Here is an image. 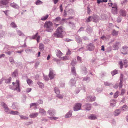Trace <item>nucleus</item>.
I'll return each instance as SVG.
<instances>
[{"label": "nucleus", "instance_id": "obj_58", "mask_svg": "<svg viewBox=\"0 0 128 128\" xmlns=\"http://www.w3.org/2000/svg\"><path fill=\"white\" fill-rule=\"evenodd\" d=\"M119 84H115L113 86V87L115 89H116L118 88V87H119Z\"/></svg>", "mask_w": 128, "mask_h": 128}, {"label": "nucleus", "instance_id": "obj_37", "mask_svg": "<svg viewBox=\"0 0 128 128\" xmlns=\"http://www.w3.org/2000/svg\"><path fill=\"white\" fill-rule=\"evenodd\" d=\"M82 73L84 74H86L88 73L87 69L85 67H83L82 68Z\"/></svg>", "mask_w": 128, "mask_h": 128}, {"label": "nucleus", "instance_id": "obj_31", "mask_svg": "<svg viewBox=\"0 0 128 128\" xmlns=\"http://www.w3.org/2000/svg\"><path fill=\"white\" fill-rule=\"evenodd\" d=\"M128 107L126 105H124L121 107V110L123 112L125 111L126 110L128 109Z\"/></svg>", "mask_w": 128, "mask_h": 128}, {"label": "nucleus", "instance_id": "obj_56", "mask_svg": "<svg viewBox=\"0 0 128 128\" xmlns=\"http://www.w3.org/2000/svg\"><path fill=\"white\" fill-rule=\"evenodd\" d=\"M11 78L10 77L9 78L6 80V82L7 83H8L10 82L11 80Z\"/></svg>", "mask_w": 128, "mask_h": 128}, {"label": "nucleus", "instance_id": "obj_30", "mask_svg": "<svg viewBox=\"0 0 128 128\" xmlns=\"http://www.w3.org/2000/svg\"><path fill=\"white\" fill-rule=\"evenodd\" d=\"M86 31L87 32L90 33L92 32V30L90 27L89 26H87Z\"/></svg>", "mask_w": 128, "mask_h": 128}, {"label": "nucleus", "instance_id": "obj_64", "mask_svg": "<svg viewBox=\"0 0 128 128\" xmlns=\"http://www.w3.org/2000/svg\"><path fill=\"white\" fill-rule=\"evenodd\" d=\"M125 92V89H122L121 90V94L122 95H123L124 94Z\"/></svg>", "mask_w": 128, "mask_h": 128}, {"label": "nucleus", "instance_id": "obj_48", "mask_svg": "<svg viewBox=\"0 0 128 128\" xmlns=\"http://www.w3.org/2000/svg\"><path fill=\"white\" fill-rule=\"evenodd\" d=\"M10 25L13 28H15L17 27L16 25L14 22H12Z\"/></svg>", "mask_w": 128, "mask_h": 128}, {"label": "nucleus", "instance_id": "obj_33", "mask_svg": "<svg viewBox=\"0 0 128 128\" xmlns=\"http://www.w3.org/2000/svg\"><path fill=\"white\" fill-rule=\"evenodd\" d=\"M49 15L48 14H46L45 16H42L41 18V20L42 21H44L46 20L48 18Z\"/></svg>", "mask_w": 128, "mask_h": 128}, {"label": "nucleus", "instance_id": "obj_34", "mask_svg": "<svg viewBox=\"0 0 128 128\" xmlns=\"http://www.w3.org/2000/svg\"><path fill=\"white\" fill-rule=\"evenodd\" d=\"M54 91L56 94H58L60 93V91L57 87L54 88Z\"/></svg>", "mask_w": 128, "mask_h": 128}, {"label": "nucleus", "instance_id": "obj_49", "mask_svg": "<svg viewBox=\"0 0 128 128\" xmlns=\"http://www.w3.org/2000/svg\"><path fill=\"white\" fill-rule=\"evenodd\" d=\"M112 74V76L118 73V71L116 70H114L113 71H112L111 72Z\"/></svg>", "mask_w": 128, "mask_h": 128}, {"label": "nucleus", "instance_id": "obj_52", "mask_svg": "<svg viewBox=\"0 0 128 128\" xmlns=\"http://www.w3.org/2000/svg\"><path fill=\"white\" fill-rule=\"evenodd\" d=\"M17 33L20 36H24V34L22 33V32L20 30H17Z\"/></svg>", "mask_w": 128, "mask_h": 128}, {"label": "nucleus", "instance_id": "obj_27", "mask_svg": "<svg viewBox=\"0 0 128 128\" xmlns=\"http://www.w3.org/2000/svg\"><path fill=\"white\" fill-rule=\"evenodd\" d=\"M10 114L14 115H19L20 113L16 111H11Z\"/></svg>", "mask_w": 128, "mask_h": 128}, {"label": "nucleus", "instance_id": "obj_8", "mask_svg": "<svg viewBox=\"0 0 128 128\" xmlns=\"http://www.w3.org/2000/svg\"><path fill=\"white\" fill-rule=\"evenodd\" d=\"M82 105V104L80 103L76 104L74 107V110L77 111L80 110Z\"/></svg>", "mask_w": 128, "mask_h": 128}, {"label": "nucleus", "instance_id": "obj_23", "mask_svg": "<svg viewBox=\"0 0 128 128\" xmlns=\"http://www.w3.org/2000/svg\"><path fill=\"white\" fill-rule=\"evenodd\" d=\"M76 39V42L78 43H82V40L79 36H75Z\"/></svg>", "mask_w": 128, "mask_h": 128}, {"label": "nucleus", "instance_id": "obj_46", "mask_svg": "<svg viewBox=\"0 0 128 128\" xmlns=\"http://www.w3.org/2000/svg\"><path fill=\"white\" fill-rule=\"evenodd\" d=\"M111 5L112 6V8H117V5L116 3H115L114 4H112V3H111Z\"/></svg>", "mask_w": 128, "mask_h": 128}, {"label": "nucleus", "instance_id": "obj_19", "mask_svg": "<svg viewBox=\"0 0 128 128\" xmlns=\"http://www.w3.org/2000/svg\"><path fill=\"white\" fill-rule=\"evenodd\" d=\"M56 52L57 56L58 58H60L63 54L59 50H56Z\"/></svg>", "mask_w": 128, "mask_h": 128}, {"label": "nucleus", "instance_id": "obj_61", "mask_svg": "<svg viewBox=\"0 0 128 128\" xmlns=\"http://www.w3.org/2000/svg\"><path fill=\"white\" fill-rule=\"evenodd\" d=\"M9 60L10 62H11L12 64H13L14 63V60L12 58H9Z\"/></svg>", "mask_w": 128, "mask_h": 128}, {"label": "nucleus", "instance_id": "obj_11", "mask_svg": "<svg viewBox=\"0 0 128 128\" xmlns=\"http://www.w3.org/2000/svg\"><path fill=\"white\" fill-rule=\"evenodd\" d=\"M96 99L95 97L94 96H89L86 97V100L88 102L94 101Z\"/></svg>", "mask_w": 128, "mask_h": 128}, {"label": "nucleus", "instance_id": "obj_41", "mask_svg": "<svg viewBox=\"0 0 128 128\" xmlns=\"http://www.w3.org/2000/svg\"><path fill=\"white\" fill-rule=\"evenodd\" d=\"M38 105V103L37 102L36 103H32L30 104V108L32 106H35V108H36V107Z\"/></svg>", "mask_w": 128, "mask_h": 128}, {"label": "nucleus", "instance_id": "obj_29", "mask_svg": "<svg viewBox=\"0 0 128 128\" xmlns=\"http://www.w3.org/2000/svg\"><path fill=\"white\" fill-rule=\"evenodd\" d=\"M39 48L40 51H42L44 50V45L40 43V44Z\"/></svg>", "mask_w": 128, "mask_h": 128}, {"label": "nucleus", "instance_id": "obj_5", "mask_svg": "<svg viewBox=\"0 0 128 128\" xmlns=\"http://www.w3.org/2000/svg\"><path fill=\"white\" fill-rule=\"evenodd\" d=\"M1 105L4 108L5 111L7 113V114H10V109L8 107L6 104L4 102H2L1 103Z\"/></svg>", "mask_w": 128, "mask_h": 128}, {"label": "nucleus", "instance_id": "obj_45", "mask_svg": "<svg viewBox=\"0 0 128 128\" xmlns=\"http://www.w3.org/2000/svg\"><path fill=\"white\" fill-rule=\"evenodd\" d=\"M26 82L29 85L32 83L33 82L32 81L29 79H28L26 80Z\"/></svg>", "mask_w": 128, "mask_h": 128}, {"label": "nucleus", "instance_id": "obj_22", "mask_svg": "<svg viewBox=\"0 0 128 128\" xmlns=\"http://www.w3.org/2000/svg\"><path fill=\"white\" fill-rule=\"evenodd\" d=\"M89 118L92 120H94L96 119L97 117L94 114H91L88 117Z\"/></svg>", "mask_w": 128, "mask_h": 128}, {"label": "nucleus", "instance_id": "obj_54", "mask_svg": "<svg viewBox=\"0 0 128 128\" xmlns=\"http://www.w3.org/2000/svg\"><path fill=\"white\" fill-rule=\"evenodd\" d=\"M56 97L60 99H62L64 97V95L62 94H57Z\"/></svg>", "mask_w": 128, "mask_h": 128}, {"label": "nucleus", "instance_id": "obj_62", "mask_svg": "<svg viewBox=\"0 0 128 128\" xmlns=\"http://www.w3.org/2000/svg\"><path fill=\"white\" fill-rule=\"evenodd\" d=\"M43 101L41 100V99H40L38 101V105L40 104H42L43 103Z\"/></svg>", "mask_w": 128, "mask_h": 128}, {"label": "nucleus", "instance_id": "obj_59", "mask_svg": "<svg viewBox=\"0 0 128 128\" xmlns=\"http://www.w3.org/2000/svg\"><path fill=\"white\" fill-rule=\"evenodd\" d=\"M25 51L26 53H29L30 52L32 51V50L30 48H27L26 49Z\"/></svg>", "mask_w": 128, "mask_h": 128}, {"label": "nucleus", "instance_id": "obj_43", "mask_svg": "<svg viewBox=\"0 0 128 128\" xmlns=\"http://www.w3.org/2000/svg\"><path fill=\"white\" fill-rule=\"evenodd\" d=\"M69 24L71 28H74L75 27V25L73 22H69Z\"/></svg>", "mask_w": 128, "mask_h": 128}, {"label": "nucleus", "instance_id": "obj_4", "mask_svg": "<svg viewBox=\"0 0 128 128\" xmlns=\"http://www.w3.org/2000/svg\"><path fill=\"white\" fill-rule=\"evenodd\" d=\"M53 21L55 23H58L60 24H64V22H66V18H62L61 20V18L59 16H58L56 18L53 20Z\"/></svg>", "mask_w": 128, "mask_h": 128}, {"label": "nucleus", "instance_id": "obj_15", "mask_svg": "<svg viewBox=\"0 0 128 128\" xmlns=\"http://www.w3.org/2000/svg\"><path fill=\"white\" fill-rule=\"evenodd\" d=\"M121 110L120 109L116 110L114 112V115L115 116L119 115L121 113Z\"/></svg>", "mask_w": 128, "mask_h": 128}, {"label": "nucleus", "instance_id": "obj_55", "mask_svg": "<svg viewBox=\"0 0 128 128\" xmlns=\"http://www.w3.org/2000/svg\"><path fill=\"white\" fill-rule=\"evenodd\" d=\"M77 60L78 61V62L79 63H81L82 60L81 57H80L79 56H78Z\"/></svg>", "mask_w": 128, "mask_h": 128}, {"label": "nucleus", "instance_id": "obj_40", "mask_svg": "<svg viewBox=\"0 0 128 128\" xmlns=\"http://www.w3.org/2000/svg\"><path fill=\"white\" fill-rule=\"evenodd\" d=\"M19 116L20 117V119L22 120H27L28 119V118L25 116H24L22 115H19Z\"/></svg>", "mask_w": 128, "mask_h": 128}, {"label": "nucleus", "instance_id": "obj_25", "mask_svg": "<svg viewBox=\"0 0 128 128\" xmlns=\"http://www.w3.org/2000/svg\"><path fill=\"white\" fill-rule=\"evenodd\" d=\"M38 114V112H35L31 114L30 115V118H34L36 117Z\"/></svg>", "mask_w": 128, "mask_h": 128}, {"label": "nucleus", "instance_id": "obj_42", "mask_svg": "<svg viewBox=\"0 0 128 128\" xmlns=\"http://www.w3.org/2000/svg\"><path fill=\"white\" fill-rule=\"evenodd\" d=\"M5 34L4 32L2 30H0V37H3L4 36Z\"/></svg>", "mask_w": 128, "mask_h": 128}, {"label": "nucleus", "instance_id": "obj_63", "mask_svg": "<svg viewBox=\"0 0 128 128\" xmlns=\"http://www.w3.org/2000/svg\"><path fill=\"white\" fill-rule=\"evenodd\" d=\"M61 59L62 60H66L68 59V58L66 56H65L62 57L61 58Z\"/></svg>", "mask_w": 128, "mask_h": 128}, {"label": "nucleus", "instance_id": "obj_3", "mask_svg": "<svg viewBox=\"0 0 128 128\" xmlns=\"http://www.w3.org/2000/svg\"><path fill=\"white\" fill-rule=\"evenodd\" d=\"M99 16L96 15H94L92 16H90L86 20L87 22H89L91 21L96 22L99 20Z\"/></svg>", "mask_w": 128, "mask_h": 128}, {"label": "nucleus", "instance_id": "obj_36", "mask_svg": "<svg viewBox=\"0 0 128 128\" xmlns=\"http://www.w3.org/2000/svg\"><path fill=\"white\" fill-rule=\"evenodd\" d=\"M118 32L116 31L115 30H113L111 32L112 34L114 36H116L118 35Z\"/></svg>", "mask_w": 128, "mask_h": 128}, {"label": "nucleus", "instance_id": "obj_26", "mask_svg": "<svg viewBox=\"0 0 128 128\" xmlns=\"http://www.w3.org/2000/svg\"><path fill=\"white\" fill-rule=\"evenodd\" d=\"M120 14L122 16H124L126 15V12L123 9H121L120 11Z\"/></svg>", "mask_w": 128, "mask_h": 128}, {"label": "nucleus", "instance_id": "obj_53", "mask_svg": "<svg viewBox=\"0 0 128 128\" xmlns=\"http://www.w3.org/2000/svg\"><path fill=\"white\" fill-rule=\"evenodd\" d=\"M123 62L124 63V65L125 67L126 68L128 66V64L126 60H124L123 61Z\"/></svg>", "mask_w": 128, "mask_h": 128}, {"label": "nucleus", "instance_id": "obj_13", "mask_svg": "<svg viewBox=\"0 0 128 128\" xmlns=\"http://www.w3.org/2000/svg\"><path fill=\"white\" fill-rule=\"evenodd\" d=\"M38 33H37L35 35L32 36V39H36V40L37 42L38 43L39 42L40 36H38Z\"/></svg>", "mask_w": 128, "mask_h": 128}, {"label": "nucleus", "instance_id": "obj_60", "mask_svg": "<svg viewBox=\"0 0 128 128\" xmlns=\"http://www.w3.org/2000/svg\"><path fill=\"white\" fill-rule=\"evenodd\" d=\"M83 81H89L90 80V78L89 77H88L85 78H84L83 80Z\"/></svg>", "mask_w": 128, "mask_h": 128}, {"label": "nucleus", "instance_id": "obj_28", "mask_svg": "<svg viewBox=\"0 0 128 128\" xmlns=\"http://www.w3.org/2000/svg\"><path fill=\"white\" fill-rule=\"evenodd\" d=\"M116 103V100H112L110 101V105L111 106L114 107L115 106Z\"/></svg>", "mask_w": 128, "mask_h": 128}, {"label": "nucleus", "instance_id": "obj_47", "mask_svg": "<svg viewBox=\"0 0 128 128\" xmlns=\"http://www.w3.org/2000/svg\"><path fill=\"white\" fill-rule=\"evenodd\" d=\"M48 118L51 120H56L58 118V117L54 116L49 117Z\"/></svg>", "mask_w": 128, "mask_h": 128}, {"label": "nucleus", "instance_id": "obj_10", "mask_svg": "<svg viewBox=\"0 0 128 128\" xmlns=\"http://www.w3.org/2000/svg\"><path fill=\"white\" fill-rule=\"evenodd\" d=\"M121 53L124 54H126L128 53V48L127 46H123L121 50Z\"/></svg>", "mask_w": 128, "mask_h": 128}, {"label": "nucleus", "instance_id": "obj_35", "mask_svg": "<svg viewBox=\"0 0 128 128\" xmlns=\"http://www.w3.org/2000/svg\"><path fill=\"white\" fill-rule=\"evenodd\" d=\"M119 44V42H116L114 45L113 47L114 48V50L118 49L119 48L118 46Z\"/></svg>", "mask_w": 128, "mask_h": 128}, {"label": "nucleus", "instance_id": "obj_32", "mask_svg": "<svg viewBox=\"0 0 128 128\" xmlns=\"http://www.w3.org/2000/svg\"><path fill=\"white\" fill-rule=\"evenodd\" d=\"M71 72L74 75L76 76V72L75 69V67L73 66L71 68Z\"/></svg>", "mask_w": 128, "mask_h": 128}, {"label": "nucleus", "instance_id": "obj_18", "mask_svg": "<svg viewBox=\"0 0 128 128\" xmlns=\"http://www.w3.org/2000/svg\"><path fill=\"white\" fill-rule=\"evenodd\" d=\"M76 82V80L75 78H73L70 80L69 82V84L71 86H74Z\"/></svg>", "mask_w": 128, "mask_h": 128}, {"label": "nucleus", "instance_id": "obj_21", "mask_svg": "<svg viewBox=\"0 0 128 128\" xmlns=\"http://www.w3.org/2000/svg\"><path fill=\"white\" fill-rule=\"evenodd\" d=\"M72 111L71 110H70L66 114L65 117L66 118H68L71 116L72 115Z\"/></svg>", "mask_w": 128, "mask_h": 128}, {"label": "nucleus", "instance_id": "obj_9", "mask_svg": "<svg viewBox=\"0 0 128 128\" xmlns=\"http://www.w3.org/2000/svg\"><path fill=\"white\" fill-rule=\"evenodd\" d=\"M95 46L93 44L90 43L87 45L86 46L87 49L90 51H92L94 50Z\"/></svg>", "mask_w": 128, "mask_h": 128}, {"label": "nucleus", "instance_id": "obj_1", "mask_svg": "<svg viewBox=\"0 0 128 128\" xmlns=\"http://www.w3.org/2000/svg\"><path fill=\"white\" fill-rule=\"evenodd\" d=\"M46 31L50 32H52L53 29V24L52 22L50 21H46L44 25Z\"/></svg>", "mask_w": 128, "mask_h": 128}, {"label": "nucleus", "instance_id": "obj_12", "mask_svg": "<svg viewBox=\"0 0 128 128\" xmlns=\"http://www.w3.org/2000/svg\"><path fill=\"white\" fill-rule=\"evenodd\" d=\"M55 75V74L54 73V70L50 68V72L49 74V77L50 79H53Z\"/></svg>", "mask_w": 128, "mask_h": 128}, {"label": "nucleus", "instance_id": "obj_50", "mask_svg": "<svg viewBox=\"0 0 128 128\" xmlns=\"http://www.w3.org/2000/svg\"><path fill=\"white\" fill-rule=\"evenodd\" d=\"M37 84L40 87L42 88L44 86V84L40 82H38L37 83Z\"/></svg>", "mask_w": 128, "mask_h": 128}, {"label": "nucleus", "instance_id": "obj_24", "mask_svg": "<svg viewBox=\"0 0 128 128\" xmlns=\"http://www.w3.org/2000/svg\"><path fill=\"white\" fill-rule=\"evenodd\" d=\"M39 112L42 115H45L46 114V112L44 109L40 108L39 109Z\"/></svg>", "mask_w": 128, "mask_h": 128}, {"label": "nucleus", "instance_id": "obj_39", "mask_svg": "<svg viewBox=\"0 0 128 128\" xmlns=\"http://www.w3.org/2000/svg\"><path fill=\"white\" fill-rule=\"evenodd\" d=\"M18 74V70H15V71L14 72H13L12 75L13 77H16V75L17 74Z\"/></svg>", "mask_w": 128, "mask_h": 128}, {"label": "nucleus", "instance_id": "obj_14", "mask_svg": "<svg viewBox=\"0 0 128 128\" xmlns=\"http://www.w3.org/2000/svg\"><path fill=\"white\" fill-rule=\"evenodd\" d=\"M83 106L87 110H89L91 109V106L90 104H86Z\"/></svg>", "mask_w": 128, "mask_h": 128}, {"label": "nucleus", "instance_id": "obj_7", "mask_svg": "<svg viewBox=\"0 0 128 128\" xmlns=\"http://www.w3.org/2000/svg\"><path fill=\"white\" fill-rule=\"evenodd\" d=\"M8 2V0H0V7L1 8L4 7Z\"/></svg>", "mask_w": 128, "mask_h": 128}, {"label": "nucleus", "instance_id": "obj_38", "mask_svg": "<svg viewBox=\"0 0 128 128\" xmlns=\"http://www.w3.org/2000/svg\"><path fill=\"white\" fill-rule=\"evenodd\" d=\"M112 12L114 14H116L117 12V8H112Z\"/></svg>", "mask_w": 128, "mask_h": 128}, {"label": "nucleus", "instance_id": "obj_6", "mask_svg": "<svg viewBox=\"0 0 128 128\" xmlns=\"http://www.w3.org/2000/svg\"><path fill=\"white\" fill-rule=\"evenodd\" d=\"M14 86L15 88L14 89V90H16L17 92H20V89L19 81L18 80H16Z\"/></svg>", "mask_w": 128, "mask_h": 128}, {"label": "nucleus", "instance_id": "obj_51", "mask_svg": "<svg viewBox=\"0 0 128 128\" xmlns=\"http://www.w3.org/2000/svg\"><path fill=\"white\" fill-rule=\"evenodd\" d=\"M104 84L106 86H110L112 84V83H110L107 82H104Z\"/></svg>", "mask_w": 128, "mask_h": 128}, {"label": "nucleus", "instance_id": "obj_44", "mask_svg": "<svg viewBox=\"0 0 128 128\" xmlns=\"http://www.w3.org/2000/svg\"><path fill=\"white\" fill-rule=\"evenodd\" d=\"M119 92L118 91H116L115 93H114V98H116L118 97V94Z\"/></svg>", "mask_w": 128, "mask_h": 128}, {"label": "nucleus", "instance_id": "obj_2", "mask_svg": "<svg viewBox=\"0 0 128 128\" xmlns=\"http://www.w3.org/2000/svg\"><path fill=\"white\" fill-rule=\"evenodd\" d=\"M63 28L62 26L58 27L57 29V32L54 34V36L57 38H62V33L64 31Z\"/></svg>", "mask_w": 128, "mask_h": 128}, {"label": "nucleus", "instance_id": "obj_57", "mask_svg": "<svg viewBox=\"0 0 128 128\" xmlns=\"http://www.w3.org/2000/svg\"><path fill=\"white\" fill-rule=\"evenodd\" d=\"M42 2L41 1L38 0L36 2V5H38L40 4H42Z\"/></svg>", "mask_w": 128, "mask_h": 128}, {"label": "nucleus", "instance_id": "obj_16", "mask_svg": "<svg viewBox=\"0 0 128 128\" xmlns=\"http://www.w3.org/2000/svg\"><path fill=\"white\" fill-rule=\"evenodd\" d=\"M47 113L50 116H53L55 114V110L54 109H50L48 110Z\"/></svg>", "mask_w": 128, "mask_h": 128}, {"label": "nucleus", "instance_id": "obj_20", "mask_svg": "<svg viewBox=\"0 0 128 128\" xmlns=\"http://www.w3.org/2000/svg\"><path fill=\"white\" fill-rule=\"evenodd\" d=\"M10 5L11 6L17 9H18L19 8V6L17 4H16L14 2L13 3L10 4Z\"/></svg>", "mask_w": 128, "mask_h": 128}, {"label": "nucleus", "instance_id": "obj_17", "mask_svg": "<svg viewBox=\"0 0 128 128\" xmlns=\"http://www.w3.org/2000/svg\"><path fill=\"white\" fill-rule=\"evenodd\" d=\"M123 75L122 74H120V82H119V89H120V88H121L123 86V84L122 83V81L123 80Z\"/></svg>", "mask_w": 128, "mask_h": 128}]
</instances>
